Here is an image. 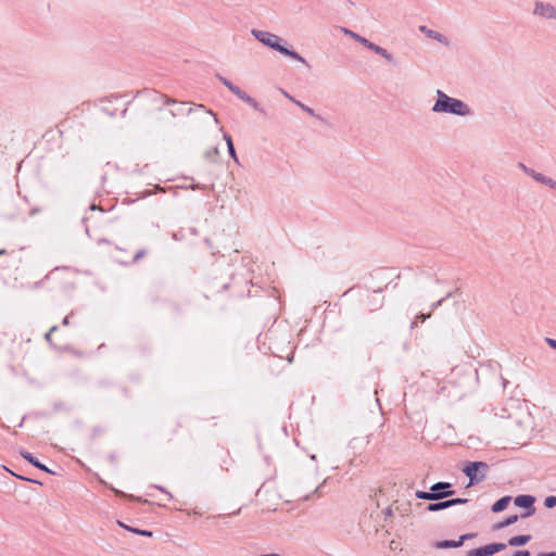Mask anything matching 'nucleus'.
Returning a JSON list of instances; mask_svg holds the SVG:
<instances>
[{"mask_svg":"<svg viewBox=\"0 0 556 556\" xmlns=\"http://www.w3.org/2000/svg\"><path fill=\"white\" fill-rule=\"evenodd\" d=\"M434 113H446L456 116H470L472 114L469 105L460 99L447 96L444 91L437 90V100L432 106Z\"/></svg>","mask_w":556,"mask_h":556,"instance_id":"1","label":"nucleus"},{"mask_svg":"<svg viewBox=\"0 0 556 556\" xmlns=\"http://www.w3.org/2000/svg\"><path fill=\"white\" fill-rule=\"evenodd\" d=\"M161 99H163L165 105H176L175 109L169 110V114L173 117L184 116V115H190L193 112L197 111H203L206 114H210L214 117L215 123H218L217 115L213 113L211 110L206 109L203 104H194L193 106H190L189 109H185V105H187L189 102H179L176 99L169 98L165 94H157Z\"/></svg>","mask_w":556,"mask_h":556,"instance_id":"2","label":"nucleus"},{"mask_svg":"<svg viewBox=\"0 0 556 556\" xmlns=\"http://www.w3.org/2000/svg\"><path fill=\"white\" fill-rule=\"evenodd\" d=\"M488 471L489 465L484 462H468L463 468V472L469 479L468 486L483 481L488 475Z\"/></svg>","mask_w":556,"mask_h":556,"instance_id":"3","label":"nucleus"},{"mask_svg":"<svg viewBox=\"0 0 556 556\" xmlns=\"http://www.w3.org/2000/svg\"><path fill=\"white\" fill-rule=\"evenodd\" d=\"M216 78L230 91L232 92L235 96H237L240 100H242L244 103L249 104L250 106H252L254 110H256L257 112L260 113H265L264 112V109L261 108V105L258 104V102L252 98L251 96H249L245 91H243L242 89H240L238 86H236L235 84H232L229 79H227L226 77L222 76L220 74H216Z\"/></svg>","mask_w":556,"mask_h":556,"instance_id":"4","label":"nucleus"},{"mask_svg":"<svg viewBox=\"0 0 556 556\" xmlns=\"http://www.w3.org/2000/svg\"><path fill=\"white\" fill-rule=\"evenodd\" d=\"M251 34L255 39H257L263 45L276 50L279 52L280 48L282 47L281 42L283 41L282 38L279 36L271 34L269 31L260 30V29H252Z\"/></svg>","mask_w":556,"mask_h":556,"instance_id":"5","label":"nucleus"},{"mask_svg":"<svg viewBox=\"0 0 556 556\" xmlns=\"http://www.w3.org/2000/svg\"><path fill=\"white\" fill-rule=\"evenodd\" d=\"M514 503L517 507L523 508L525 513L520 515V518H528L535 513V497L529 494H521L515 497Z\"/></svg>","mask_w":556,"mask_h":556,"instance_id":"6","label":"nucleus"},{"mask_svg":"<svg viewBox=\"0 0 556 556\" xmlns=\"http://www.w3.org/2000/svg\"><path fill=\"white\" fill-rule=\"evenodd\" d=\"M518 167L527 175L532 177L536 182H540L544 186L549 187L551 189L556 190V180L551 177H547L539 172H535L533 168L527 166L523 163H518Z\"/></svg>","mask_w":556,"mask_h":556,"instance_id":"7","label":"nucleus"},{"mask_svg":"<svg viewBox=\"0 0 556 556\" xmlns=\"http://www.w3.org/2000/svg\"><path fill=\"white\" fill-rule=\"evenodd\" d=\"M532 13L542 18L556 21V7L548 2L535 1Z\"/></svg>","mask_w":556,"mask_h":556,"instance_id":"8","label":"nucleus"},{"mask_svg":"<svg viewBox=\"0 0 556 556\" xmlns=\"http://www.w3.org/2000/svg\"><path fill=\"white\" fill-rule=\"evenodd\" d=\"M505 548L506 544L504 543H491L469 551L466 556H492Z\"/></svg>","mask_w":556,"mask_h":556,"instance_id":"9","label":"nucleus"},{"mask_svg":"<svg viewBox=\"0 0 556 556\" xmlns=\"http://www.w3.org/2000/svg\"><path fill=\"white\" fill-rule=\"evenodd\" d=\"M432 493H435L437 496H434L435 501H440L443 498H446L455 493V491L452 489V483L450 482H437L430 486Z\"/></svg>","mask_w":556,"mask_h":556,"instance_id":"10","label":"nucleus"},{"mask_svg":"<svg viewBox=\"0 0 556 556\" xmlns=\"http://www.w3.org/2000/svg\"><path fill=\"white\" fill-rule=\"evenodd\" d=\"M419 30L426 35V37L430 38V39H433V40H437L438 42L444 45V46H448L450 45V40L446 36L433 30V29H430L428 28L427 26L425 25H420L419 26Z\"/></svg>","mask_w":556,"mask_h":556,"instance_id":"11","label":"nucleus"},{"mask_svg":"<svg viewBox=\"0 0 556 556\" xmlns=\"http://www.w3.org/2000/svg\"><path fill=\"white\" fill-rule=\"evenodd\" d=\"M21 456L24 459H26L29 464H31L34 467H36V468H38V469H40L42 471L49 472V473L52 472L46 465L40 463L31 453L26 452V451H22L21 452Z\"/></svg>","mask_w":556,"mask_h":556,"instance_id":"12","label":"nucleus"},{"mask_svg":"<svg viewBox=\"0 0 556 556\" xmlns=\"http://www.w3.org/2000/svg\"><path fill=\"white\" fill-rule=\"evenodd\" d=\"M279 52L286 56H289V58L296 60L301 63H304L306 66H308V63L306 62V60L303 56H301L296 51L285 47L283 45L280 48Z\"/></svg>","mask_w":556,"mask_h":556,"instance_id":"13","label":"nucleus"},{"mask_svg":"<svg viewBox=\"0 0 556 556\" xmlns=\"http://www.w3.org/2000/svg\"><path fill=\"white\" fill-rule=\"evenodd\" d=\"M511 497L510 496H503L500 500H497L491 507V510L493 513H501L508 506Z\"/></svg>","mask_w":556,"mask_h":556,"instance_id":"14","label":"nucleus"},{"mask_svg":"<svg viewBox=\"0 0 556 556\" xmlns=\"http://www.w3.org/2000/svg\"><path fill=\"white\" fill-rule=\"evenodd\" d=\"M370 50L381 55L387 62L394 64L393 55L389 53L384 48L374 43L372 47H370Z\"/></svg>","mask_w":556,"mask_h":556,"instance_id":"15","label":"nucleus"},{"mask_svg":"<svg viewBox=\"0 0 556 556\" xmlns=\"http://www.w3.org/2000/svg\"><path fill=\"white\" fill-rule=\"evenodd\" d=\"M531 540V535L521 534L513 536L508 540V545L510 546H523Z\"/></svg>","mask_w":556,"mask_h":556,"instance_id":"16","label":"nucleus"},{"mask_svg":"<svg viewBox=\"0 0 556 556\" xmlns=\"http://www.w3.org/2000/svg\"><path fill=\"white\" fill-rule=\"evenodd\" d=\"M519 519V516L518 515H511V516H508L507 518H505L503 521L496 523L493 526V529L494 530H500V529H503V528H506V527H509L514 523H516Z\"/></svg>","mask_w":556,"mask_h":556,"instance_id":"17","label":"nucleus"},{"mask_svg":"<svg viewBox=\"0 0 556 556\" xmlns=\"http://www.w3.org/2000/svg\"><path fill=\"white\" fill-rule=\"evenodd\" d=\"M446 508H448V504L446 503V500L445 501H441V500L435 501V503H430L426 506V510L431 511V513L443 510Z\"/></svg>","mask_w":556,"mask_h":556,"instance_id":"18","label":"nucleus"},{"mask_svg":"<svg viewBox=\"0 0 556 556\" xmlns=\"http://www.w3.org/2000/svg\"><path fill=\"white\" fill-rule=\"evenodd\" d=\"M117 523H118L119 527L126 529L127 531L136 533L138 535L149 536V538L152 536V532L149 531V530H141V529H138V528H132V527H129V526L125 525L122 521H118Z\"/></svg>","mask_w":556,"mask_h":556,"instance_id":"19","label":"nucleus"},{"mask_svg":"<svg viewBox=\"0 0 556 556\" xmlns=\"http://www.w3.org/2000/svg\"><path fill=\"white\" fill-rule=\"evenodd\" d=\"M415 495L417 498L426 501H435L434 496H437L435 493H432L431 489L429 491H416Z\"/></svg>","mask_w":556,"mask_h":556,"instance_id":"20","label":"nucleus"},{"mask_svg":"<svg viewBox=\"0 0 556 556\" xmlns=\"http://www.w3.org/2000/svg\"><path fill=\"white\" fill-rule=\"evenodd\" d=\"M289 98H290V99H291V100H292L296 105H299V106H300L304 112H306L307 114H309V115H312V116H315V117H317V118H320V116H319V115H317V114L315 113V111H314L312 108H309V106H307V105L303 104V103H302V102H300V101L294 100V99H293V98H291V97H289Z\"/></svg>","mask_w":556,"mask_h":556,"instance_id":"21","label":"nucleus"},{"mask_svg":"<svg viewBox=\"0 0 556 556\" xmlns=\"http://www.w3.org/2000/svg\"><path fill=\"white\" fill-rule=\"evenodd\" d=\"M112 490L115 492V494H116L117 496L128 497V498H129V500H131V501H138V502H140V503H148V501H147V500H142L141 497H136V496H134V495H127V494H125L124 492H122V491H119V490H116V489H113V488H112Z\"/></svg>","mask_w":556,"mask_h":556,"instance_id":"22","label":"nucleus"},{"mask_svg":"<svg viewBox=\"0 0 556 556\" xmlns=\"http://www.w3.org/2000/svg\"><path fill=\"white\" fill-rule=\"evenodd\" d=\"M467 502H468L467 498H462V497L446 500V503L448 504V508L452 506H455V505L466 504Z\"/></svg>","mask_w":556,"mask_h":556,"instance_id":"23","label":"nucleus"},{"mask_svg":"<svg viewBox=\"0 0 556 556\" xmlns=\"http://www.w3.org/2000/svg\"><path fill=\"white\" fill-rule=\"evenodd\" d=\"M431 546L437 549L448 548V540L434 541L432 542Z\"/></svg>","mask_w":556,"mask_h":556,"instance_id":"24","label":"nucleus"},{"mask_svg":"<svg viewBox=\"0 0 556 556\" xmlns=\"http://www.w3.org/2000/svg\"><path fill=\"white\" fill-rule=\"evenodd\" d=\"M544 506L546 508H554L556 506V496L549 495L544 500Z\"/></svg>","mask_w":556,"mask_h":556,"instance_id":"25","label":"nucleus"},{"mask_svg":"<svg viewBox=\"0 0 556 556\" xmlns=\"http://www.w3.org/2000/svg\"><path fill=\"white\" fill-rule=\"evenodd\" d=\"M218 153H219L218 148H214V149H212V150H207V151H205V153H204V157H205L206 160L213 161V160H214V157H215Z\"/></svg>","mask_w":556,"mask_h":556,"instance_id":"26","label":"nucleus"},{"mask_svg":"<svg viewBox=\"0 0 556 556\" xmlns=\"http://www.w3.org/2000/svg\"><path fill=\"white\" fill-rule=\"evenodd\" d=\"M355 41L359 42L361 45H363L365 48H367L369 50H370V47H372V45H374V42L369 41L367 38H365L361 35L357 37V39Z\"/></svg>","mask_w":556,"mask_h":556,"instance_id":"27","label":"nucleus"},{"mask_svg":"<svg viewBox=\"0 0 556 556\" xmlns=\"http://www.w3.org/2000/svg\"><path fill=\"white\" fill-rule=\"evenodd\" d=\"M355 41L359 42L361 45H363L365 48H367L369 50H370V47H372V45H374V42L369 41L367 38H365L361 35L357 37V39Z\"/></svg>","mask_w":556,"mask_h":556,"instance_id":"28","label":"nucleus"},{"mask_svg":"<svg viewBox=\"0 0 556 556\" xmlns=\"http://www.w3.org/2000/svg\"><path fill=\"white\" fill-rule=\"evenodd\" d=\"M431 317V312L425 314V313H419L416 315L415 319L419 323H425L428 318Z\"/></svg>","mask_w":556,"mask_h":556,"instance_id":"29","label":"nucleus"},{"mask_svg":"<svg viewBox=\"0 0 556 556\" xmlns=\"http://www.w3.org/2000/svg\"><path fill=\"white\" fill-rule=\"evenodd\" d=\"M53 273H54V271H51V273H50V274H48L43 279H41V280H39V281L34 282V285H33V289H38V288H40V287L43 285V282H45L46 280H48V279H50V278H51V276L53 275Z\"/></svg>","mask_w":556,"mask_h":556,"instance_id":"30","label":"nucleus"},{"mask_svg":"<svg viewBox=\"0 0 556 556\" xmlns=\"http://www.w3.org/2000/svg\"><path fill=\"white\" fill-rule=\"evenodd\" d=\"M445 301H446V298H442V299L438 300L437 302H433L430 305V312L432 313L434 309L442 306Z\"/></svg>","mask_w":556,"mask_h":556,"instance_id":"31","label":"nucleus"},{"mask_svg":"<svg viewBox=\"0 0 556 556\" xmlns=\"http://www.w3.org/2000/svg\"><path fill=\"white\" fill-rule=\"evenodd\" d=\"M477 536V533H465L459 536V542L464 544L467 540H471Z\"/></svg>","mask_w":556,"mask_h":556,"instance_id":"32","label":"nucleus"},{"mask_svg":"<svg viewBox=\"0 0 556 556\" xmlns=\"http://www.w3.org/2000/svg\"><path fill=\"white\" fill-rule=\"evenodd\" d=\"M227 149H228L229 155L238 163V156H237L233 143H230Z\"/></svg>","mask_w":556,"mask_h":556,"instance_id":"33","label":"nucleus"},{"mask_svg":"<svg viewBox=\"0 0 556 556\" xmlns=\"http://www.w3.org/2000/svg\"><path fill=\"white\" fill-rule=\"evenodd\" d=\"M341 29H342V31H343L345 35L350 36V37H351L352 39H354V40H356V39H357V37L359 36L358 34H356V33H354V31H352L351 29H348V28H345V27H342Z\"/></svg>","mask_w":556,"mask_h":556,"instance_id":"34","label":"nucleus"},{"mask_svg":"<svg viewBox=\"0 0 556 556\" xmlns=\"http://www.w3.org/2000/svg\"><path fill=\"white\" fill-rule=\"evenodd\" d=\"M147 254V251L144 249H141L139 250L135 255H134V262H138L139 260H141L142 257H144Z\"/></svg>","mask_w":556,"mask_h":556,"instance_id":"35","label":"nucleus"},{"mask_svg":"<svg viewBox=\"0 0 556 556\" xmlns=\"http://www.w3.org/2000/svg\"><path fill=\"white\" fill-rule=\"evenodd\" d=\"M462 545L463 544L459 542V539L458 540H448V548H458Z\"/></svg>","mask_w":556,"mask_h":556,"instance_id":"36","label":"nucleus"},{"mask_svg":"<svg viewBox=\"0 0 556 556\" xmlns=\"http://www.w3.org/2000/svg\"><path fill=\"white\" fill-rule=\"evenodd\" d=\"M513 556H530V552L527 549L516 551Z\"/></svg>","mask_w":556,"mask_h":556,"instance_id":"37","label":"nucleus"},{"mask_svg":"<svg viewBox=\"0 0 556 556\" xmlns=\"http://www.w3.org/2000/svg\"><path fill=\"white\" fill-rule=\"evenodd\" d=\"M545 341L548 344V346H551L552 349L556 350V340L555 339L546 338Z\"/></svg>","mask_w":556,"mask_h":556,"instance_id":"38","label":"nucleus"},{"mask_svg":"<svg viewBox=\"0 0 556 556\" xmlns=\"http://www.w3.org/2000/svg\"><path fill=\"white\" fill-rule=\"evenodd\" d=\"M224 140H225V141H226V143H227V148L229 147V144H230V143H233V142H232V139H231V136H230V135H228V134H226V132L224 134Z\"/></svg>","mask_w":556,"mask_h":556,"instance_id":"39","label":"nucleus"},{"mask_svg":"<svg viewBox=\"0 0 556 556\" xmlns=\"http://www.w3.org/2000/svg\"><path fill=\"white\" fill-rule=\"evenodd\" d=\"M224 140H225V141H226V143H227V148L229 147V144H230V143H233V142H232V139H231V136H230V135H228V134H226V132L224 134Z\"/></svg>","mask_w":556,"mask_h":556,"instance_id":"40","label":"nucleus"},{"mask_svg":"<svg viewBox=\"0 0 556 556\" xmlns=\"http://www.w3.org/2000/svg\"><path fill=\"white\" fill-rule=\"evenodd\" d=\"M71 316H73V312H72L70 315H67V316H65V317L63 318V320H62V325H63V326H68V325H70V317H71Z\"/></svg>","mask_w":556,"mask_h":556,"instance_id":"41","label":"nucleus"},{"mask_svg":"<svg viewBox=\"0 0 556 556\" xmlns=\"http://www.w3.org/2000/svg\"><path fill=\"white\" fill-rule=\"evenodd\" d=\"M155 489L166 493L168 495V498H172V494L169 492H167L163 486L161 485H153Z\"/></svg>","mask_w":556,"mask_h":556,"instance_id":"42","label":"nucleus"},{"mask_svg":"<svg viewBox=\"0 0 556 556\" xmlns=\"http://www.w3.org/2000/svg\"><path fill=\"white\" fill-rule=\"evenodd\" d=\"M384 515H386V517H390V516H392V508H391V507H388V508L384 510Z\"/></svg>","mask_w":556,"mask_h":556,"instance_id":"43","label":"nucleus"},{"mask_svg":"<svg viewBox=\"0 0 556 556\" xmlns=\"http://www.w3.org/2000/svg\"><path fill=\"white\" fill-rule=\"evenodd\" d=\"M538 556H556V552H551V553H541V554H539Z\"/></svg>","mask_w":556,"mask_h":556,"instance_id":"44","label":"nucleus"},{"mask_svg":"<svg viewBox=\"0 0 556 556\" xmlns=\"http://www.w3.org/2000/svg\"><path fill=\"white\" fill-rule=\"evenodd\" d=\"M51 334L49 331L45 334V339L47 342L51 343Z\"/></svg>","mask_w":556,"mask_h":556,"instance_id":"45","label":"nucleus"},{"mask_svg":"<svg viewBox=\"0 0 556 556\" xmlns=\"http://www.w3.org/2000/svg\"><path fill=\"white\" fill-rule=\"evenodd\" d=\"M15 476H16L18 479H21V480H27V481H30V482H34V483H36V482H37L36 480L27 479V478H25V477H23V476H18V475H15Z\"/></svg>","mask_w":556,"mask_h":556,"instance_id":"46","label":"nucleus"},{"mask_svg":"<svg viewBox=\"0 0 556 556\" xmlns=\"http://www.w3.org/2000/svg\"><path fill=\"white\" fill-rule=\"evenodd\" d=\"M418 325V321L416 319H414L412 323H410V329H415Z\"/></svg>","mask_w":556,"mask_h":556,"instance_id":"47","label":"nucleus"},{"mask_svg":"<svg viewBox=\"0 0 556 556\" xmlns=\"http://www.w3.org/2000/svg\"><path fill=\"white\" fill-rule=\"evenodd\" d=\"M58 330V326H52L49 330L50 333H53Z\"/></svg>","mask_w":556,"mask_h":556,"instance_id":"48","label":"nucleus"},{"mask_svg":"<svg viewBox=\"0 0 556 556\" xmlns=\"http://www.w3.org/2000/svg\"><path fill=\"white\" fill-rule=\"evenodd\" d=\"M452 294H453L452 292H448L444 298H446V300H447L452 296Z\"/></svg>","mask_w":556,"mask_h":556,"instance_id":"49","label":"nucleus"},{"mask_svg":"<svg viewBox=\"0 0 556 556\" xmlns=\"http://www.w3.org/2000/svg\"><path fill=\"white\" fill-rule=\"evenodd\" d=\"M24 420H25V417H23V418H22V420H21V422H20L18 427H22V426H23Z\"/></svg>","mask_w":556,"mask_h":556,"instance_id":"50","label":"nucleus"},{"mask_svg":"<svg viewBox=\"0 0 556 556\" xmlns=\"http://www.w3.org/2000/svg\"><path fill=\"white\" fill-rule=\"evenodd\" d=\"M5 253H7V251H5V250H0V255H3V254H5Z\"/></svg>","mask_w":556,"mask_h":556,"instance_id":"51","label":"nucleus"},{"mask_svg":"<svg viewBox=\"0 0 556 556\" xmlns=\"http://www.w3.org/2000/svg\"><path fill=\"white\" fill-rule=\"evenodd\" d=\"M96 207H97V206H96L94 204H92V205L90 206V208H91V210H96Z\"/></svg>","mask_w":556,"mask_h":556,"instance_id":"52","label":"nucleus"}]
</instances>
